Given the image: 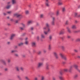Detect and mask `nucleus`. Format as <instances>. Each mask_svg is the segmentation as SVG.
<instances>
[{
	"label": "nucleus",
	"instance_id": "f257e3e1",
	"mask_svg": "<svg viewBox=\"0 0 80 80\" xmlns=\"http://www.w3.org/2000/svg\"><path fill=\"white\" fill-rule=\"evenodd\" d=\"M73 67H74L77 70H78V66L76 64H74L72 66L70 67V68L69 70V71L70 72L71 71V70H72V68H73Z\"/></svg>",
	"mask_w": 80,
	"mask_h": 80
},
{
	"label": "nucleus",
	"instance_id": "f03ea898",
	"mask_svg": "<svg viewBox=\"0 0 80 80\" xmlns=\"http://www.w3.org/2000/svg\"><path fill=\"white\" fill-rule=\"evenodd\" d=\"M59 55L61 57V58H63L64 59V60H66L67 59V58L65 57L64 56V55L62 53H59Z\"/></svg>",
	"mask_w": 80,
	"mask_h": 80
},
{
	"label": "nucleus",
	"instance_id": "7ed1b4c3",
	"mask_svg": "<svg viewBox=\"0 0 80 80\" xmlns=\"http://www.w3.org/2000/svg\"><path fill=\"white\" fill-rule=\"evenodd\" d=\"M14 16L17 17H20L22 18V16L21 14H19L18 13H15L13 14Z\"/></svg>",
	"mask_w": 80,
	"mask_h": 80
},
{
	"label": "nucleus",
	"instance_id": "20e7f679",
	"mask_svg": "<svg viewBox=\"0 0 80 80\" xmlns=\"http://www.w3.org/2000/svg\"><path fill=\"white\" fill-rule=\"evenodd\" d=\"M51 32V29L49 28H48V30L47 31H46V32L45 33V35H48V33H50Z\"/></svg>",
	"mask_w": 80,
	"mask_h": 80
},
{
	"label": "nucleus",
	"instance_id": "39448f33",
	"mask_svg": "<svg viewBox=\"0 0 80 80\" xmlns=\"http://www.w3.org/2000/svg\"><path fill=\"white\" fill-rule=\"evenodd\" d=\"M43 65V62H40L38 63L37 68H39Z\"/></svg>",
	"mask_w": 80,
	"mask_h": 80
},
{
	"label": "nucleus",
	"instance_id": "423d86ee",
	"mask_svg": "<svg viewBox=\"0 0 80 80\" xmlns=\"http://www.w3.org/2000/svg\"><path fill=\"white\" fill-rule=\"evenodd\" d=\"M53 54L56 58H58V55L57 52H53Z\"/></svg>",
	"mask_w": 80,
	"mask_h": 80
},
{
	"label": "nucleus",
	"instance_id": "0eeeda50",
	"mask_svg": "<svg viewBox=\"0 0 80 80\" xmlns=\"http://www.w3.org/2000/svg\"><path fill=\"white\" fill-rule=\"evenodd\" d=\"M47 28L46 27H44L42 28L43 32L44 34L45 33V32H46V30H47Z\"/></svg>",
	"mask_w": 80,
	"mask_h": 80
},
{
	"label": "nucleus",
	"instance_id": "6e6552de",
	"mask_svg": "<svg viewBox=\"0 0 80 80\" xmlns=\"http://www.w3.org/2000/svg\"><path fill=\"white\" fill-rule=\"evenodd\" d=\"M15 37V34H12L11 36V37L10 38V40H12L14 37Z\"/></svg>",
	"mask_w": 80,
	"mask_h": 80
},
{
	"label": "nucleus",
	"instance_id": "1a4fd4ad",
	"mask_svg": "<svg viewBox=\"0 0 80 80\" xmlns=\"http://www.w3.org/2000/svg\"><path fill=\"white\" fill-rule=\"evenodd\" d=\"M45 5L47 7H49V1H48V0H46Z\"/></svg>",
	"mask_w": 80,
	"mask_h": 80
},
{
	"label": "nucleus",
	"instance_id": "9d476101",
	"mask_svg": "<svg viewBox=\"0 0 80 80\" xmlns=\"http://www.w3.org/2000/svg\"><path fill=\"white\" fill-rule=\"evenodd\" d=\"M41 38L42 39H45V36L43 34H42L41 35Z\"/></svg>",
	"mask_w": 80,
	"mask_h": 80
},
{
	"label": "nucleus",
	"instance_id": "9b49d317",
	"mask_svg": "<svg viewBox=\"0 0 80 80\" xmlns=\"http://www.w3.org/2000/svg\"><path fill=\"white\" fill-rule=\"evenodd\" d=\"M31 44L32 47H35L36 46V42H32Z\"/></svg>",
	"mask_w": 80,
	"mask_h": 80
},
{
	"label": "nucleus",
	"instance_id": "f8f14e48",
	"mask_svg": "<svg viewBox=\"0 0 80 80\" xmlns=\"http://www.w3.org/2000/svg\"><path fill=\"white\" fill-rule=\"evenodd\" d=\"M50 66V65L48 63H46V68L47 70H48L49 69V67Z\"/></svg>",
	"mask_w": 80,
	"mask_h": 80
},
{
	"label": "nucleus",
	"instance_id": "ddd939ff",
	"mask_svg": "<svg viewBox=\"0 0 80 80\" xmlns=\"http://www.w3.org/2000/svg\"><path fill=\"white\" fill-rule=\"evenodd\" d=\"M33 21H32L31 20V21H29L28 23H27V24L28 25H30V24H31V23H33Z\"/></svg>",
	"mask_w": 80,
	"mask_h": 80
},
{
	"label": "nucleus",
	"instance_id": "4468645a",
	"mask_svg": "<svg viewBox=\"0 0 80 80\" xmlns=\"http://www.w3.org/2000/svg\"><path fill=\"white\" fill-rule=\"evenodd\" d=\"M24 44L26 45H28V41H25Z\"/></svg>",
	"mask_w": 80,
	"mask_h": 80
},
{
	"label": "nucleus",
	"instance_id": "2eb2a0df",
	"mask_svg": "<svg viewBox=\"0 0 80 80\" xmlns=\"http://www.w3.org/2000/svg\"><path fill=\"white\" fill-rule=\"evenodd\" d=\"M67 29L68 30V32L69 33H71V31H70V28H69V27H67Z\"/></svg>",
	"mask_w": 80,
	"mask_h": 80
},
{
	"label": "nucleus",
	"instance_id": "dca6fc26",
	"mask_svg": "<svg viewBox=\"0 0 80 80\" xmlns=\"http://www.w3.org/2000/svg\"><path fill=\"white\" fill-rule=\"evenodd\" d=\"M59 78L60 80H64V78L62 76H59Z\"/></svg>",
	"mask_w": 80,
	"mask_h": 80
},
{
	"label": "nucleus",
	"instance_id": "f3484780",
	"mask_svg": "<svg viewBox=\"0 0 80 80\" xmlns=\"http://www.w3.org/2000/svg\"><path fill=\"white\" fill-rule=\"evenodd\" d=\"M71 28H72V29H75V28H76V26L75 25H73L72 26Z\"/></svg>",
	"mask_w": 80,
	"mask_h": 80
},
{
	"label": "nucleus",
	"instance_id": "a211bd4d",
	"mask_svg": "<svg viewBox=\"0 0 80 80\" xmlns=\"http://www.w3.org/2000/svg\"><path fill=\"white\" fill-rule=\"evenodd\" d=\"M12 4H15L16 3V0H12Z\"/></svg>",
	"mask_w": 80,
	"mask_h": 80
},
{
	"label": "nucleus",
	"instance_id": "6ab92c4d",
	"mask_svg": "<svg viewBox=\"0 0 80 80\" xmlns=\"http://www.w3.org/2000/svg\"><path fill=\"white\" fill-rule=\"evenodd\" d=\"M45 25H46V27L48 28V27H50V25H49V24L48 23H46Z\"/></svg>",
	"mask_w": 80,
	"mask_h": 80
},
{
	"label": "nucleus",
	"instance_id": "aec40b11",
	"mask_svg": "<svg viewBox=\"0 0 80 80\" xmlns=\"http://www.w3.org/2000/svg\"><path fill=\"white\" fill-rule=\"evenodd\" d=\"M23 45V43L20 42L18 44V46H22V45Z\"/></svg>",
	"mask_w": 80,
	"mask_h": 80
},
{
	"label": "nucleus",
	"instance_id": "412c9836",
	"mask_svg": "<svg viewBox=\"0 0 80 80\" xmlns=\"http://www.w3.org/2000/svg\"><path fill=\"white\" fill-rule=\"evenodd\" d=\"M63 33H64V31H61L59 32V35H62V34H63Z\"/></svg>",
	"mask_w": 80,
	"mask_h": 80
},
{
	"label": "nucleus",
	"instance_id": "4be33fe9",
	"mask_svg": "<svg viewBox=\"0 0 80 80\" xmlns=\"http://www.w3.org/2000/svg\"><path fill=\"white\" fill-rule=\"evenodd\" d=\"M15 52H17V51L15 50H12L11 51V53H15Z\"/></svg>",
	"mask_w": 80,
	"mask_h": 80
},
{
	"label": "nucleus",
	"instance_id": "5701e85b",
	"mask_svg": "<svg viewBox=\"0 0 80 80\" xmlns=\"http://www.w3.org/2000/svg\"><path fill=\"white\" fill-rule=\"evenodd\" d=\"M51 25H55V21H52L51 22Z\"/></svg>",
	"mask_w": 80,
	"mask_h": 80
},
{
	"label": "nucleus",
	"instance_id": "b1692460",
	"mask_svg": "<svg viewBox=\"0 0 80 80\" xmlns=\"http://www.w3.org/2000/svg\"><path fill=\"white\" fill-rule=\"evenodd\" d=\"M25 79L26 80H30V79L27 76L25 77Z\"/></svg>",
	"mask_w": 80,
	"mask_h": 80
},
{
	"label": "nucleus",
	"instance_id": "393cba45",
	"mask_svg": "<svg viewBox=\"0 0 80 80\" xmlns=\"http://www.w3.org/2000/svg\"><path fill=\"white\" fill-rule=\"evenodd\" d=\"M10 7H11V5H8L6 7V8H7V9H9Z\"/></svg>",
	"mask_w": 80,
	"mask_h": 80
},
{
	"label": "nucleus",
	"instance_id": "a878e982",
	"mask_svg": "<svg viewBox=\"0 0 80 80\" xmlns=\"http://www.w3.org/2000/svg\"><path fill=\"white\" fill-rule=\"evenodd\" d=\"M43 17H44V15L43 14H41L40 15V18H43Z\"/></svg>",
	"mask_w": 80,
	"mask_h": 80
},
{
	"label": "nucleus",
	"instance_id": "bb28decb",
	"mask_svg": "<svg viewBox=\"0 0 80 80\" xmlns=\"http://www.w3.org/2000/svg\"><path fill=\"white\" fill-rule=\"evenodd\" d=\"M21 25L24 28L25 27V24L23 23H21Z\"/></svg>",
	"mask_w": 80,
	"mask_h": 80
},
{
	"label": "nucleus",
	"instance_id": "cd10ccee",
	"mask_svg": "<svg viewBox=\"0 0 80 80\" xmlns=\"http://www.w3.org/2000/svg\"><path fill=\"white\" fill-rule=\"evenodd\" d=\"M20 70H21V71H23L24 70V68H23L22 67H21L20 68Z\"/></svg>",
	"mask_w": 80,
	"mask_h": 80
},
{
	"label": "nucleus",
	"instance_id": "c85d7f7f",
	"mask_svg": "<svg viewBox=\"0 0 80 80\" xmlns=\"http://www.w3.org/2000/svg\"><path fill=\"white\" fill-rule=\"evenodd\" d=\"M20 28V30H24V29H25V28L23 27H21Z\"/></svg>",
	"mask_w": 80,
	"mask_h": 80
},
{
	"label": "nucleus",
	"instance_id": "c756f323",
	"mask_svg": "<svg viewBox=\"0 0 80 80\" xmlns=\"http://www.w3.org/2000/svg\"><path fill=\"white\" fill-rule=\"evenodd\" d=\"M56 15L57 16H58V15H59V11H57L56 12Z\"/></svg>",
	"mask_w": 80,
	"mask_h": 80
},
{
	"label": "nucleus",
	"instance_id": "7c9ffc66",
	"mask_svg": "<svg viewBox=\"0 0 80 80\" xmlns=\"http://www.w3.org/2000/svg\"><path fill=\"white\" fill-rule=\"evenodd\" d=\"M16 70H17V71H19V67H16Z\"/></svg>",
	"mask_w": 80,
	"mask_h": 80
},
{
	"label": "nucleus",
	"instance_id": "2f4dec72",
	"mask_svg": "<svg viewBox=\"0 0 80 80\" xmlns=\"http://www.w3.org/2000/svg\"><path fill=\"white\" fill-rule=\"evenodd\" d=\"M78 77V75L76 74L74 76V78H77Z\"/></svg>",
	"mask_w": 80,
	"mask_h": 80
},
{
	"label": "nucleus",
	"instance_id": "473e14b6",
	"mask_svg": "<svg viewBox=\"0 0 80 80\" xmlns=\"http://www.w3.org/2000/svg\"><path fill=\"white\" fill-rule=\"evenodd\" d=\"M66 10L65 8H63L62 9V11L63 12H65Z\"/></svg>",
	"mask_w": 80,
	"mask_h": 80
},
{
	"label": "nucleus",
	"instance_id": "72a5a7b5",
	"mask_svg": "<svg viewBox=\"0 0 80 80\" xmlns=\"http://www.w3.org/2000/svg\"><path fill=\"white\" fill-rule=\"evenodd\" d=\"M10 62H11V59H8V63H10Z\"/></svg>",
	"mask_w": 80,
	"mask_h": 80
},
{
	"label": "nucleus",
	"instance_id": "f704fd0d",
	"mask_svg": "<svg viewBox=\"0 0 80 80\" xmlns=\"http://www.w3.org/2000/svg\"><path fill=\"white\" fill-rule=\"evenodd\" d=\"M14 56L16 57H18V54L17 53H15L14 54Z\"/></svg>",
	"mask_w": 80,
	"mask_h": 80
},
{
	"label": "nucleus",
	"instance_id": "c9c22d12",
	"mask_svg": "<svg viewBox=\"0 0 80 80\" xmlns=\"http://www.w3.org/2000/svg\"><path fill=\"white\" fill-rule=\"evenodd\" d=\"M29 13V11H28L27 10L25 11L26 14H28Z\"/></svg>",
	"mask_w": 80,
	"mask_h": 80
},
{
	"label": "nucleus",
	"instance_id": "e433bc0d",
	"mask_svg": "<svg viewBox=\"0 0 80 80\" xmlns=\"http://www.w3.org/2000/svg\"><path fill=\"white\" fill-rule=\"evenodd\" d=\"M68 69H64V71L65 72H68Z\"/></svg>",
	"mask_w": 80,
	"mask_h": 80
},
{
	"label": "nucleus",
	"instance_id": "4c0bfd02",
	"mask_svg": "<svg viewBox=\"0 0 80 80\" xmlns=\"http://www.w3.org/2000/svg\"><path fill=\"white\" fill-rule=\"evenodd\" d=\"M48 50H51V45H49Z\"/></svg>",
	"mask_w": 80,
	"mask_h": 80
},
{
	"label": "nucleus",
	"instance_id": "58836bf2",
	"mask_svg": "<svg viewBox=\"0 0 80 80\" xmlns=\"http://www.w3.org/2000/svg\"><path fill=\"white\" fill-rule=\"evenodd\" d=\"M7 13L8 14H11L12 13V11H8L7 12Z\"/></svg>",
	"mask_w": 80,
	"mask_h": 80
},
{
	"label": "nucleus",
	"instance_id": "ea45409f",
	"mask_svg": "<svg viewBox=\"0 0 80 80\" xmlns=\"http://www.w3.org/2000/svg\"><path fill=\"white\" fill-rule=\"evenodd\" d=\"M58 5H62V2H58Z\"/></svg>",
	"mask_w": 80,
	"mask_h": 80
},
{
	"label": "nucleus",
	"instance_id": "a19ab883",
	"mask_svg": "<svg viewBox=\"0 0 80 80\" xmlns=\"http://www.w3.org/2000/svg\"><path fill=\"white\" fill-rule=\"evenodd\" d=\"M76 42H80V38L77 39L76 40Z\"/></svg>",
	"mask_w": 80,
	"mask_h": 80
},
{
	"label": "nucleus",
	"instance_id": "79ce46f5",
	"mask_svg": "<svg viewBox=\"0 0 80 80\" xmlns=\"http://www.w3.org/2000/svg\"><path fill=\"white\" fill-rule=\"evenodd\" d=\"M45 79V77L44 76L42 77L41 80H44Z\"/></svg>",
	"mask_w": 80,
	"mask_h": 80
},
{
	"label": "nucleus",
	"instance_id": "37998d69",
	"mask_svg": "<svg viewBox=\"0 0 80 80\" xmlns=\"http://www.w3.org/2000/svg\"><path fill=\"white\" fill-rule=\"evenodd\" d=\"M49 38L50 40H52V36H50Z\"/></svg>",
	"mask_w": 80,
	"mask_h": 80
},
{
	"label": "nucleus",
	"instance_id": "c03bdc74",
	"mask_svg": "<svg viewBox=\"0 0 80 80\" xmlns=\"http://www.w3.org/2000/svg\"><path fill=\"white\" fill-rule=\"evenodd\" d=\"M68 38H69V39H70V38H71V36H69V35H68L67 37Z\"/></svg>",
	"mask_w": 80,
	"mask_h": 80
},
{
	"label": "nucleus",
	"instance_id": "a18cd8bd",
	"mask_svg": "<svg viewBox=\"0 0 80 80\" xmlns=\"http://www.w3.org/2000/svg\"><path fill=\"white\" fill-rule=\"evenodd\" d=\"M28 37H26L25 38V41H28Z\"/></svg>",
	"mask_w": 80,
	"mask_h": 80
},
{
	"label": "nucleus",
	"instance_id": "49530a36",
	"mask_svg": "<svg viewBox=\"0 0 80 80\" xmlns=\"http://www.w3.org/2000/svg\"><path fill=\"white\" fill-rule=\"evenodd\" d=\"M37 40H39V39H40V36H38L37 37Z\"/></svg>",
	"mask_w": 80,
	"mask_h": 80
},
{
	"label": "nucleus",
	"instance_id": "de8ad7c7",
	"mask_svg": "<svg viewBox=\"0 0 80 80\" xmlns=\"http://www.w3.org/2000/svg\"><path fill=\"white\" fill-rule=\"evenodd\" d=\"M3 64L4 65H7V63H6V62H3Z\"/></svg>",
	"mask_w": 80,
	"mask_h": 80
},
{
	"label": "nucleus",
	"instance_id": "09e8293b",
	"mask_svg": "<svg viewBox=\"0 0 80 80\" xmlns=\"http://www.w3.org/2000/svg\"><path fill=\"white\" fill-rule=\"evenodd\" d=\"M68 21H67L66 22V24L68 25Z\"/></svg>",
	"mask_w": 80,
	"mask_h": 80
},
{
	"label": "nucleus",
	"instance_id": "8fccbe9b",
	"mask_svg": "<svg viewBox=\"0 0 80 80\" xmlns=\"http://www.w3.org/2000/svg\"><path fill=\"white\" fill-rule=\"evenodd\" d=\"M18 78H19V79H21V78L20 76L19 75H18Z\"/></svg>",
	"mask_w": 80,
	"mask_h": 80
},
{
	"label": "nucleus",
	"instance_id": "3c124183",
	"mask_svg": "<svg viewBox=\"0 0 80 80\" xmlns=\"http://www.w3.org/2000/svg\"><path fill=\"white\" fill-rule=\"evenodd\" d=\"M33 29H34V28H33V27H31V28L30 30H33Z\"/></svg>",
	"mask_w": 80,
	"mask_h": 80
},
{
	"label": "nucleus",
	"instance_id": "603ef678",
	"mask_svg": "<svg viewBox=\"0 0 80 80\" xmlns=\"http://www.w3.org/2000/svg\"><path fill=\"white\" fill-rule=\"evenodd\" d=\"M74 52H75L76 53H77L78 52V51L76 49L74 50Z\"/></svg>",
	"mask_w": 80,
	"mask_h": 80
},
{
	"label": "nucleus",
	"instance_id": "864d4df0",
	"mask_svg": "<svg viewBox=\"0 0 80 80\" xmlns=\"http://www.w3.org/2000/svg\"><path fill=\"white\" fill-rule=\"evenodd\" d=\"M38 55H40L41 54V51H39L38 52Z\"/></svg>",
	"mask_w": 80,
	"mask_h": 80
},
{
	"label": "nucleus",
	"instance_id": "5fc2aeb1",
	"mask_svg": "<svg viewBox=\"0 0 80 80\" xmlns=\"http://www.w3.org/2000/svg\"><path fill=\"white\" fill-rule=\"evenodd\" d=\"M53 80H56V78L55 77H53L52 78Z\"/></svg>",
	"mask_w": 80,
	"mask_h": 80
},
{
	"label": "nucleus",
	"instance_id": "6e6d98bb",
	"mask_svg": "<svg viewBox=\"0 0 80 80\" xmlns=\"http://www.w3.org/2000/svg\"><path fill=\"white\" fill-rule=\"evenodd\" d=\"M55 17H52V21H55Z\"/></svg>",
	"mask_w": 80,
	"mask_h": 80
},
{
	"label": "nucleus",
	"instance_id": "4d7b16f0",
	"mask_svg": "<svg viewBox=\"0 0 80 80\" xmlns=\"http://www.w3.org/2000/svg\"><path fill=\"white\" fill-rule=\"evenodd\" d=\"M62 48L63 50H64L65 49V47L64 46H62Z\"/></svg>",
	"mask_w": 80,
	"mask_h": 80
},
{
	"label": "nucleus",
	"instance_id": "13d9d810",
	"mask_svg": "<svg viewBox=\"0 0 80 80\" xmlns=\"http://www.w3.org/2000/svg\"><path fill=\"white\" fill-rule=\"evenodd\" d=\"M22 57H26V56L25 54H23L22 55Z\"/></svg>",
	"mask_w": 80,
	"mask_h": 80
},
{
	"label": "nucleus",
	"instance_id": "bf43d9fd",
	"mask_svg": "<svg viewBox=\"0 0 80 80\" xmlns=\"http://www.w3.org/2000/svg\"><path fill=\"white\" fill-rule=\"evenodd\" d=\"M60 75H62V74H63V72H60Z\"/></svg>",
	"mask_w": 80,
	"mask_h": 80
},
{
	"label": "nucleus",
	"instance_id": "052dcab7",
	"mask_svg": "<svg viewBox=\"0 0 80 80\" xmlns=\"http://www.w3.org/2000/svg\"><path fill=\"white\" fill-rule=\"evenodd\" d=\"M34 80H38V78L36 77L34 78Z\"/></svg>",
	"mask_w": 80,
	"mask_h": 80
},
{
	"label": "nucleus",
	"instance_id": "680f3d73",
	"mask_svg": "<svg viewBox=\"0 0 80 80\" xmlns=\"http://www.w3.org/2000/svg\"><path fill=\"white\" fill-rule=\"evenodd\" d=\"M16 23H18V20H16V22H15Z\"/></svg>",
	"mask_w": 80,
	"mask_h": 80
},
{
	"label": "nucleus",
	"instance_id": "e2e57ef3",
	"mask_svg": "<svg viewBox=\"0 0 80 80\" xmlns=\"http://www.w3.org/2000/svg\"><path fill=\"white\" fill-rule=\"evenodd\" d=\"M25 33H24L22 35V36H25Z\"/></svg>",
	"mask_w": 80,
	"mask_h": 80
},
{
	"label": "nucleus",
	"instance_id": "0e129e2a",
	"mask_svg": "<svg viewBox=\"0 0 80 80\" xmlns=\"http://www.w3.org/2000/svg\"><path fill=\"white\" fill-rule=\"evenodd\" d=\"M77 13H75V14H74L75 16L76 17V16H77Z\"/></svg>",
	"mask_w": 80,
	"mask_h": 80
},
{
	"label": "nucleus",
	"instance_id": "69168bd1",
	"mask_svg": "<svg viewBox=\"0 0 80 80\" xmlns=\"http://www.w3.org/2000/svg\"><path fill=\"white\" fill-rule=\"evenodd\" d=\"M3 14L4 15H7V14L5 13H3Z\"/></svg>",
	"mask_w": 80,
	"mask_h": 80
},
{
	"label": "nucleus",
	"instance_id": "338daca9",
	"mask_svg": "<svg viewBox=\"0 0 80 80\" xmlns=\"http://www.w3.org/2000/svg\"><path fill=\"white\" fill-rule=\"evenodd\" d=\"M5 71H7V70H8V69L6 68L5 69Z\"/></svg>",
	"mask_w": 80,
	"mask_h": 80
},
{
	"label": "nucleus",
	"instance_id": "774afa93",
	"mask_svg": "<svg viewBox=\"0 0 80 80\" xmlns=\"http://www.w3.org/2000/svg\"><path fill=\"white\" fill-rule=\"evenodd\" d=\"M75 23H78V21H75Z\"/></svg>",
	"mask_w": 80,
	"mask_h": 80
}]
</instances>
